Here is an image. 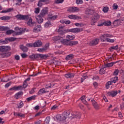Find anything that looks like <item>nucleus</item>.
Returning a JSON list of instances; mask_svg holds the SVG:
<instances>
[{
    "label": "nucleus",
    "mask_w": 124,
    "mask_h": 124,
    "mask_svg": "<svg viewBox=\"0 0 124 124\" xmlns=\"http://www.w3.org/2000/svg\"><path fill=\"white\" fill-rule=\"evenodd\" d=\"M10 50V46H0V56L1 58H8L11 56V52H9L8 51Z\"/></svg>",
    "instance_id": "1"
},
{
    "label": "nucleus",
    "mask_w": 124,
    "mask_h": 124,
    "mask_svg": "<svg viewBox=\"0 0 124 124\" xmlns=\"http://www.w3.org/2000/svg\"><path fill=\"white\" fill-rule=\"evenodd\" d=\"M69 115H70V110H66L64 111L62 114L56 115V118L58 121L63 122V121H65V120L68 118Z\"/></svg>",
    "instance_id": "2"
},
{
    "label": "nucleus",
    "mask_w": 124,
    "mask_h": 124,
    "mask_svg": "<svg viewBox=\"0 0 124 124\" xmlns=\"http://www.w3.org/2000/svg\"><path fill=\"white\" fill-rule=\"evenodd\" d=\"M31 80V78H28L24 82L23 86L20 85L18 86H14L10 89V91H22L23 89H26V87L28 86V82Z\"/></svg>",
    "instance_id": "3"
},
{
    "label": "nucleus",
    "mask_w": 124,
    "mask_h": 124,
    "mask_svg": "<svg viewBox=\"0 0 124 124\" xmlns=\"http://www.w3.org/2000/svg\"><path fill=\"white\" fill-rule=\"evenodd\" d=\"M47 13H48V10H47V9H43L41 11L39 15L36 16V19L38 24H42V23H43V21H44L43 18H44V17L45 16V15H46Z\"/></svg>",
    "instance_id": "4"
},
{
    "label": "nucleus",
    "mask_w": 124,
    "mask_h": 124,
    "mask_svg": "<svg viewBox=\"0 0 124 124\" xmlns=\"http://www.w3.org/2000/svg\"><path fill=\"white\" fill-rule=\"evenodd\" d=\"M15 17L17 19V20H20V21L24 20H29L27 22V25L28 26H31V18L30 17V16L17 15Z\"/></svg>",
    "instance_id": "5"
},
{
    "label": "nucleus",
    "mask_w": 124,
    "mask_h": 124,
    "mask_svg": "<svg viewBox=\"0 0 124 124\" xmlns=\"http://www.w3.org/2000/svg\"><path fill=\"white\" fill-rule=\"evenodd\" d=\"M53 40L54 41H60L61 43L64 45H66L67 46H70V41L68 40L67 39H63L62 37L61 36H56L53 38Z\"/></svg>",
    "instance_id": "6"
},
{
    "label": "nucleus",
    "mask_w": 124,
    "mask_h": 124,
    "mask_svg": "<svg viewBox=\"0 0 124 124\" xmlns=\"http://www.w3.org/2000/svg\"><path fill=\"white\" fill-rule=\"evenodd\" d=\"M100 16L98 14L95 13H94L92 17L91 20V24L92 26H94L95 23H96L97 21L99 20Z\"/></svg>",
    "instance_id": "7"
},
{
    "label": "nucleus",
    "mask_w": 124,
    "mask_h": 124,
    "mask_svg": "<svg viewBox=\"0 0 124 124\" xmlns=\"http://www.w3.org/2000/svg\"><path fill=\"white\" fill-rule=\"evenodd\" d=\"M119 79L117 77H115L112 78L110 79V81H108L106 84V89H108L110 88V86L114 83H117V81H118Z\"/></svg>",
    "instance_id": "8"
},
{
    "label": "nucleus",
    "mask_w": 124,
    "mask_h": 124,
    "mask_svg": "<svg viewBox=\"0 0 124 124\" xmlns=\"http://www.w3.org/2000/svg\"><path fill=\"white\" fill-rule=\"evenodd\" d=\"M32 27H34L33 29V32H39L41 31V25L36 24L35 22L31 23Z\"/></svg>",
    "instance_id": "9"
},
{
    "label": "nucleus",
    "mask_w": 124,
    "mask_h": 124,
    "mask_svg": "<svg viewBox=\"0 0 124 124\" xmlns=\"http://www.w3.org/2000/svg\"><path fill=\"white\" fill-rule=\"evenodd\" d=\"M80 31V28H76L71 29H66L63 31L64 33H66L67 32H73L74 33H77Z\"/></svg>",
    "instance_id": "10"
},
{
    "label": "nucleus",
    "mask_w": 124,
    "mask_h": 124,
    "mask_svg": "<svg viewBox=\"0 0 124 124\" xmlns=\"http://www.w3.org/2000/svg\"><path fill=\"white\" fill-rule=\"evenodd\" d=\"M113 37L114 36H113V35H111L109 34H105L100 36V39L102 42H106V40L107 39V37Z\"/></svg>",
    "instance_id": "11"
},
{
    "label": "nucleus",
    "mask_w": 124,
    "mask_h": 124,
    "mask_svg": "<svg viewBox=\"0 0 124 124\" xmlns=\"http://www.w3.org/2000/svg\"><path fill=\"white\" fill-rule=\"evenodd\" d=\"M117 93H121V90L110 91L107 93V95H108V96L115 97Z\"/></svg>",
    "instance_id": "12"
},
{
    "label": "nucleus",
    "mask_w": 124,
    "mask_h": 124,
    "mask_svg": "<svg viewBox=\"0 0 124 124\" xmlns=\"http://www.w3.org/2000/svg\"><path fill=\"white\" fill-rule=\"evenodd\" d=\"M45 55L42 54H32L31 60L34 61V60H38L40 58H44Z\"/></svg>",
    "instance_id": "13"
},
{
    "label": "nucleus",
    "mask_w": 124,
    "mask_h": 124,
    "mask_svg": "<svg viewBox=\"0 0 124 124\" xmlns=\"http://www.w3.org/2000/svg\"><path fill=\"white\" fill-rule=\"evenodd\" d=\"M68 11L71 13H75L79 12V8L71 7L68 9Z\"/></svg>",
    "instance_id": "14"
},
{
    "label": "nucleus",
    "mask_w": 124,
    "mask_h": 124,
    "mask_svg": "<svg viewBox=\"0 0 124 124\" xmlns=\"http://www.w3.org/2000/svg\"><path fill=\"white\" fill-rule=\"evenodd\" d=\"M48 48H49V43H47L43 48H38L37 51L38 52L42 53L45 52L46 50H48Z\"/></svg>",
    "instance_id": "15"
},
{
    "label": "nucleus",
    "mask_w": 124,
    "mask_h": 124,
    "mask_svg": "<svg viewBox=\"0 0 124 124\" xmlns=\"http://www.w3.org/2000/svg\"><path fill=\"white\" fill-rule=\"evenodd\" d=\"M68 18L71 19L72 20H81L82 18L77 15H71L68 16Z\"/></svg>",
    "instance_id": "16"
},
{
    "label": "nucleus",
    "mask_w": 124,
    "mask_h": 124,
    "mask_svg": "<svg viewBox=\"0 0 124 124\" xmlns=\"http://www.w3.org/2000/svg\"><path fill=\"white\" fill-rule=\"evenodd\" d=\"M80 99L82 101V102L84 103V104H85L87 106L89 105V104L87 102V100H86V99H87V97H86V96L83 95L80 98Z\"/></svg>",
    "instance_id": "17"
},
{
    "label": "nucleus",
    "mask_w": 124,
    "mask_h": 124,
    "mask_svg": "<svg viewBox=\"0 0 124 124\" xmlns=\"http://www.w3.org/2000/svg\"><path fill=\"white\" fill-rule=\"evenodd\" d=\"M98 42H99V39L96 38L93 39L92 41H91L90 42V44L93 46H95V45H97V44H98Z\"/></svg>",
    "instance_id": "18"
},
{
    "label": "nucleus",
    "mask_w": 124,
    "mask_h": 124,
    "mask_svg": "<svg viewBox=\"0 0 124 124\" xmlns=\"http://www.w3.org/2000/svg\"><path fill=\"white\" fill-rule=\"evenodd\" d=\"M63 28H64V26H59V28L58 30V31L60 33V34H64V33H66L63 32V31H65V30H63L62 29H63Z\"/></svg>",
    "instance_id": "19"
},
{
    "label": "nucleus",
    "mask_w": 124,
    "mask_h": 124,
    "mask_svg": "<svg viewBox=\"0 0 124 124\" xmlns=\"http://www.w3.org/2000/svg\"><path fill=\"white\" fill-rule=\"evenodd\" d=\"M34 47H41L42 46V42L38 41L33 44Z\"/></svg>",
    "instance_id": "20"
},
{
    "label": "nucleus",
    "mask_w": 124,
    "mask_h": 124,
    "mask_svg": "<svg viewBox=\"0 0 124 124\" xmlns=\"http://www.w3.org/2000/svg\"><path fill=\"white\" fill-rule=\"evenodd\" d=\"M75 113H73L72 114V116H70L71 118H77V119H80L81 118V114L80 113H77L75 114Z\"/></svg>",
    "instance_id": "21"
},
{
    "label": "nucleus",
    "mask_w": 124,
    "mask_h": 124,
    "mask_svg": "<svg viewBox=\"0 0 124 124\" xmlns=\"http://www.w3.org/2000/svg\"><path fill=\"white\" fill-rule=\"evenodd\" d=\"M74 73H68L64 75L65 77L67 78L71 79V78H73L75 76Z\"/></svg>",
    "instance_id": "22"
},
{
    "label": "nucleus",
    "mask_w": 124,
    "mask_h": 124,
    "mask_svg": "<svg viewBox=\"0 0 124 124\" xmlns=\"http://www.w3.org/2000/svg\"><path fill=\"white\" fill-rule=\"evenodd\" d=\"M119 61H117L115 62H111L110 63H108L107 64H105V67H112V66H113V64H116V63H117V62H118Z\"/></svg>",
    "instance_id": "23"
},
{
    "label": "nucleus",
    "mask_w": 124,
    "mask_h": 124,
    "mask_svg": "<svg viewBox=\"0 0 124 124\" xmlns=\"http://www.w3.org/2000/svg\"><path fill=\"white\" fill-rule=\"evenodd\" d=\"M14 115L16 117H21V118H24L25 117V114L19 112H14Z\"/></svg>",
    "instance_id": "24"
},
{
    "label": "nucleus",
    "mask_w": 124,
    "mask_h": 124,
    "mask_svg": "<svg viewBox=\"0 0 124 124\" xmlns=\"http://www.w3.org/2000/svg\"><path fill=\"white\" fill-rule=\"evenodd\" d=\"M20 48L24 53H27V52H28V47H27V46H24V45H21L20 46Z\"/></svg>",
    "instance_id": "25"
},
{
    "label": "nucleus",
    "mask_w": 124,
    "mask_h": 124,
    "mask_svg": "<svg viewBox=\"0 0 124 124\" xmlns=\"http://www.w3.org/2000/svg\"><path fill=\"white\" fill-rule=\"evenodd\" d=\"M52 26H53V24L51 23V21H48L45 24L44 27L45 28H48L52 27Z\"/></svg>",
    "instance_id": "26"
},
{
    "label": "nucleus",
    "mask_w": 124,
    "mask_h": 124,
    "mask_svg": "<svg viewBox=\"0 0 124 124\" xmlns=\"http://www.w3.org/2000/svg\"><path fill=\"white\" fill-rule=\"evenodd\" d=\"M23 92H19L17 93H16L15 95V98H16V99H19V98H20V96L21 95H23Z\"/></svg>",
    "instance_id": "27"
},
{
    "label": "nucleus",
    "mask_w": 124,
    "mask_h": 124,
    "mask_svg": "<svg viewBox=\"0 0 124 124\" xmlns=\"http://www.w3.org/2000/svg\"><path fill=\"white\" fill-rule=\"evenodd\" d=\"M11 18V16H4L0 17V20H2V21H8V20H10Z\"/></svg>",
    "instance_id": "28"
},
{
    "label": "nucleus",
    "mask_w": 124,
    "mask_h": 124,
    "mask_svg": "<svg viewBox=\"0 0 124 124\" xmlns=\"http://www.w3.org/2000/svg\"><path fill=\"white\" fill-rule=\"evenodd\" d=\"M75 38V35H68L66 37V39H67L69 41H70V40H73V39H74Z\"/></svg>",
    "instance_id": "29"
},
{
    "label": "nucleus",
    "mask_w": 124,
    "mask_h": 124,
    "mask_svg": "<svg viewBox=\"0 0 124 124\" xmlns=\"http://www.w3.org/2000/svg\"><path fill=\"white\" fill-rule=\"evenodd\" d=\"M88 78V76L87 75V74H84L82 75V77L81 78V83H83L86 79Z\"/></svg>",
    "instance_id": "30"
},
{
    "label": "nucleus",
    "mask_w": 124,
    "mask_h": 124,
    "mask_svg": "<svg viewBox=\"0 0 124 124\" xmlns=\"http://www.w3.org/2000/svg\"><path fill=\"white\" fill-rule=\"evenodd\" d=\"M93 106L96 110H99V109H100V107H99V105L95 102L93 103Z\"/></svg>",
    "instance_id": "31"
},
{
    "label": "nucleus",
    "mask_w": 124,
    "mask_h": 124,
    "mask_svg": "<svg viewBox=\"0 0 124 124\" xmlns=\"http://www.w3.org/2000/svg\"><path fill=\"white\" fill-rule=\"evenodd\" d=\"M113 24L114 26H119V25H121V20L120 19L115 20L113 22Z\"/></svg>",
    "instance_id": "32"
},
{
    "label": "nucleus",
    "mask_w": 124,
    "mask_h": 124,
    "mask_svg": "<svg viewBox=\"0 0 124 124\" xmlns=\"http://www.w3.org/2000/svg\"><path fill=\"white\" fill-rule=\"evenodd\" d=\"M112 38V37H107L106 42H109L110 43H114L115 42V40L113 39H110Z\"/></svg>",
    "instance_id": "33"
},
{
    "label": "nucleus",
    "mask_w": 124,
    "mask_h": 124,
    "mask_svg": "<svg viewBox=\"0 0 124 124\" xmlns=\"http://www.w3.org/2000/svg\"><path fill=\"white\" fill-rule=\"evenodd\" d=\"M72 59H73V54H69L65 58L66 61H69V60H72Z\"/></svg>",
    "instance_id": "34"
},
{
    "label": "nucleus",
    "mask_w": 124,
    "mask_h": 124,
    "mask_svg": "<svg viewBox=\"0 0 124 124\" xmlns=\"http://www.w3.org/2000/svg\"><path fill=\"white\" fill-rule=\"evenodd\" d=\"M12 10H13V9L9 8V9H7V10H2L1 12V13H7L8 12H11Z\"/></svg>",
    "instance_id": "35"
},
{
    "label": "nucleus",
    "mask_w": 124,
    "mask_h": 124,
    "mask_svg": "<svg viewBox=\"0 0 124 124\" xmlns=\"http://www.w3.org/2000/svg\"><path fill=\"white\" fill-rule=\"evenodd\" d=\"M93 11V10H91L90 9H87L85 12L86 14L92 15Z\"/></svg>",
    "instance_id": "36"
},
{
    "label": "nucleus",
    "mask_w": 124,
    "mask_h": 124,
    "mask_svg": "<svg viewBox=\"0 0 124 124\" xmlns=\"http://www.w3.org/2000/svg\"><path fill=\"white\" fill-rule=\"evenodd\" d=\"M111 23L110 20H108V21L104 22V25L107 27H109V26H111Z\"/></svg>",
    "instance_id": "37"
},
{
    "label": "nucleus",
    "mask_w": 124,
    "mask_h": 124,
    "mask_svg": "<svg viewBox=\"0 0 124 124\" xmlns=\"http://www.w3.org/2000/svg\"><path fill=\"white\" fill-rule=\"evenodd\" d=\"M8 30H9V28H8V27H4V26L0 27V31H8Z\"/></svg>",
    "instance_id": "38"
},
{
    "label": "nucleus",
    "mask_w": 124,
    "mask_h": 124,
    "mask_svg": "<svg viewBox=\"0 0 124 124\" xmlns=\"http://www.w3.org/2000/svg\"><path fill=\"white\" fill-rule=\"evenodd\" d=\"M78 44V41H70V46H73L74 45H77Z\"/></svg>",
    "instance_id": "39"
},
{
    "label": "nucleus",
    "mask_w": 124,
    "mask_h": 124,
    "mask_svg": "<svg viewBox=\"0 0 124 124\" xmlns=\"http://www.w3.org/2000/svg\"><path fill=\"white\" fill-rule=\"evenodd\" d=\"M52 86V84H51V82L50 81H48L47 83L46 84L45 88L46 89H50Z\"/></svg>",
    "instance_id": "40"
},
{
    "label": "nucleus",
    "mask_w": 124,
    "mask_h": 124,
    "mask_svg": "<svg viewBox=\"0 0 124 124\" xmlns=\"http://www.w3.org/2000/svg\"><path fill=\"white\" fill-rule=\"evenodd\" d=\"M0 43H1V44H7V43H8V41H7V38H6L5 40H0Z\"/></svg>",
    "instance_id": "41"
},
{
    "label": "nucleus",
    "mask_w": 124,
    "mask_h": 124,
    "mask_svg": "<svg viewBox=\"0 0 124 124\" xmlns=\"http://www.w3.org/2000/svg\"><path fill=\"white\" fill-rule=\"evenodd\" d=\"M64 1V0H54V2L56 4H59V3H62Z\"/></svg>",
    "instance_id": "42"
},
{
    "label": "nucleus",
    "mask_w": 124,
    "mask_h": 124,
    "mask_svg": "<svg viewBox=\"0 0 124 124\" xmlns=\"http://www.w3.org/2000/svg\"><path fill=\"white\" fill-rule=\"evenodd\" d=\"M46 93V91H45V88L40 89L39 91V94H43V93Z\"/></svg>",
    "instance_id": "43"
},
{
    "label": "nucleus",
    "mask_w": 124,
    "mask_h": 124,
    "mask_svg": "<svg viewBox=\"0 0 124 124\" xmlns=\"http://www.w3.org/2000/svg\"><path fill=\"white\" fill-rule=\"evenodd\" d=\"M100 74H104L105 73V68H102L99 70Z\"/></svg>",
    "instance_id": "44"
},
{
    "label": "nucleus",
    "mask_w": 124,
    "mask_h": 124,
    "mask_svg": "<svg viewBox=\"0 0 124 124\" xmlns=\"http://www.w3.org/2000/svg\"><path fill=\"white\" fill-rule=\"evenodd\" d=\"M109 10V8L108 7H105L103 9V11L104 13H107Z\"/></svg>",
    "instance_id": "45"
},
{
    "label": "nucleus",
    "mask_w": 124,
    "mask_h": 124,
    "mask_svg": "<svg viewBox=\"0 0 124 124\" xmlns=\"http://www.w3.org/2000/svg\"><path fill=\"white\" fill-rule=\"evenodd\" d=\"M14 32V31L13 30H8L6 31V34L7 35H9L10 34H11V33H13Z\"/></svg>",
    "instance_id": "46"
},
{
    "label": "nucleus",
    "mask_w": 124,
    "mask_h": 124,
    "mask_svg": "<svg viewBox=\"0 0 124 124\" xmlns=\"http://www.w3.org/2000/svg\"><path fill=\"white\" fill-rule=\"evenodd\" d=\"M50 121H51V118L50 117H47L45 121V123L49 124V123H50Z\"/></svg>",
    "instance_id": "47"
},
{
    "label": "nucleus",
    "mask_w": 124,
    "mask_h": 124,
    "mask_svg": "<svg viewBox=\"0 0 124 124\" xmlns=\"http://www.w3.org/2000/svg\"><path fill=\"white\" fill-rule=\"evenodd\" d=\"M58 18V16H52L49 17L50 20H56Z\"/></svg>",
    "instance_id": "48"
},
{
    "label": "nucleus",
    "mask_w": 124,
    "mask_h": 124,
    "mask_svg": "<svg viewBox=\"0 0 124 124\" xmlns=\"http://www.w3.org/2000/svg\"><path fill=\"white\" fill-rule=\"evenodd\" d=\"M17 2L16 3V5H21L22 4V0H16Z\"/></svg>",
    "instance_id": "49"
},
{
    "label": "nucleus",
    "mask_w": 124,
    "mask_h": 124,
    "mask_svg": "<svg viewBox=\"0 0 124 124\" xmlns=\"http://www.w3.org/2000/svg\"><path fill=\"white\" fill-rule=\"evenodd\" d=\"M118 47V46H111L110 48V51H112V50H117Z\"/></svg>",
    "instance_id": "50"
},
{
    "label": "nucleus",
    "mask_w": 124,
    "mask_h": 124,
    "mask_svg": "<svg viewBox=\"0 0 124 124\" xmlns=\"http://www.w3.org/2000/svg\"><path fill=\"white\" fill-rule=\"evenodd\" d=\"M76 3L77 4H82L83 3V0H76Z\"/></svg>",
    "instance_id": "51"
},
{
    "label": "nucleus",
    "mask_w": 124,
    "mask_h": 124,
    "mask_svg": "<svg viewBox=\"0 0 124 124\" xmlns=\"http://www.w3.org/2000/svg\"><path fill=\"white\" fill-rule=\"evenodd\" d=\"M40 11V9H39V8H36L35 9L34 12L35 13H36V14H38Z\"/></svg>",
    "instance_id": "52"
},
{
    "label": "nucleus",
    "mask_w": 124,
    "mask_h": 124,
    "mask_svg": "<svg viewBox=\"0 0 124 124\" xmlns=\"http://www.w3.org/2000/svg\"><path fill=\"white\" fill-rule=\"evenodd\" d=\"M119 72H120V70H119V69H116L114 71L113 74L114 75H118Z\"/></svg>",
    "instance_id": "53"
},
{
    "label": "nucleus",
    "mask_w": 124,
    "mask_h": 124,
    "mask_svg": "<svg viewBox=\"0 0 124 124\" xmlns=\"http://www.w3.org/2000/svg\"><path fill=\"white\" fill-rule=\"evenodd\" d=\"M7 41H15L16 40V39L13 38V37H11L10 38H7Z\"/></svg>",
    "instance_id": "54"
},
{
    "label": "nucleus",
    "mask_w": 124,
    "mask_h": 124,
    "mask_svg": "<svg viewBox=\"0 0 124 124\" xmlns=\"http://www.w3.org/2000/svg\"><path fill=\"white\" fill-rule=\"evenodd\" d=\"M118 7H119V6H118V5H117V4H116V3L113 4V8L114 9L117 10V9H118Z\"/></svg>",
    "instance_id": "55"
},
{
    "label": "nucleus",
    "mask_w": 124,
    "mask_h": 124,
    "mask_svg": "<svg viewBox=\"0 0 124 124\" xmlns=\"http://www.w3.org/2000/svg\"><path fill=\"white\" fill-rule=\"evenodd\" d=\"M58 108V106L57 105H54L52 106V107L51 108V110H56Z\"/></svg>",
    "instance_id": "56"
},
{
    "label": "nucleus",
    "mask_w": 124,
    "mask_h": 124,
    "mask_svg": "<svg viewBox=\"0 0 124 124\" xmlns=\"http://www.w3.org/2000/svg\"><path fill=\"white\" fill-rule=\"evenodd\" d=\"M23 106H24V103H23V102H21L19 103V106L18 107V108H22Z\"/></svg>",
    "instance_id": "57"
},
{
    "label": "nucleus",
    "mask_w": 124,
    "mask_h": 124,
    "mask_svg": "<svg viewBox=\"0 0 124 124\" xmlns=\"http://www.w3.org/2000/svg\"><path fill=\"white\" fill-rule=\"evenodd\" d=\"M43 4H42V2L41 1V0H39L38 3V6L41 7V6L43 5Z\"/></svg>",
    "instance_id": "58"
},
{
    "label": "nucleus",
    "mask_w": 124,
    "mask_h": 124,
    "mask_svg": "<svg viewBox=\"0 0 124 124\" xmlns=\"http://www.w3.org/2000/svg\"><path fill=\"white\" fill-rule=\"evenodd\" d=\"M31 97H28L26 99L27 102H31Z\"/></svg>",
    "instance_id": "59"
},
{
    "label": "nucleus",
    "mask_w": 124,
    "mask_h": 124,
    "mask_svg": "<svg viewBox=\"0 0 124 124\" xmlns=\"http://www.w3.org/2000/svg\"><path fill=\"white\" fill-rule=\"evenodd\" d=\"M21 57L22 58H27V54H25V53L21 54Z\"/></svg>",
    "instance_id": "60"
},
{
    "label": "nucleus",
    "mask_w": 124,
    "mask_h": 124,
    "mask_svg": "<svg viewBox=\"0 0 124 124\" xmlns=\"http://www.w3.org/2000/svg\"><path fill=\"white\" fill-rule=\"evenodd\" d=\"M42 113L40 112H39L37 113L36 114H35L34 117H39L40 115H41Z\"/></svg>",
    "instance_id": "61"
},
{
    "label": "nucleus",
    "mask_w": 124,
    "mask_h": 124,
    "mask_svg": "<svg viewBox=\"0 0 124 124\" xmlns=\"http://www.w3.org/2000/svg\"><path fill=\"white\" fill-rule=\"evenodd\" d=\"M70 23H71L70 20H65V24L66 25H69Z\"/></svg>",
    "instance_id": "62"
},
{
    "label": "nucleus",
    "mask_w": 124,
    "mask_h": 124,
    "mask_svg": "<svg viewBox=\"0 0 124 124\" xmlns=\"http://www.w3.org/2000/svg\"><path fill=\"white\" fill-rule=\"evenodd\" d=\"M104 25V22H102V23H99L98 24V27H102Z\"/></svg>",
    "instance_id": "63"
},
{
    "label": "nucleus",
    "mask_w": 124,
    "mask_h": 124,
    "mask_svg": "<svg viewBox=\"0 0 124 124\" xmlns=\"http://www.w3.org/2000/svg\"><path fill=\"white\" fill-rule=\"evenodd\" d=\"M118 115H119V118H121V119H122V118H123V114H122V112H119L118 113Z\"/></svg>",
    "instance_id": "64"
}]
</instances>
